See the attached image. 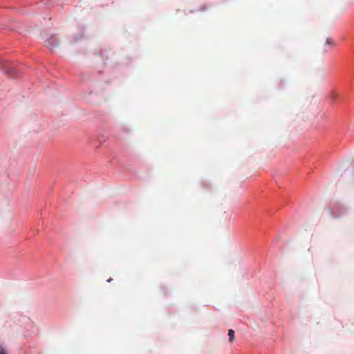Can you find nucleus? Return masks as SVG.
Here are the masks:
<instances>
[{
    "instance_id": "obj_1",
    "label": "nucleus",
    "mask_w": 354,
    "mask_h": 354,
    "mask_svg": "<svg viewBox=\"0 0 354 354\" xmlns=\"http://www.w3.org/2000/svg\"><path fill=\"white\" fill-rule=\"evenodd\" d=\"M59 44V38L57 35H53L50 36L47 39L48 47L50 49H53L57 47Z\"/></svg>"
},
{
    "instance_id": "obj_2",
    "label": "nucleus",
    "mask_w": 354,
    "mask_h": 354,
    "mask_svg": "<svg viewBox=\"0 0 354 354\" xmlns=\"http://www.w3.org/2000/svg\"><path fill=\"white\" fill-rule=\"evenodd\" d=\"M7 65H8V64L6 62H4V61L1 62H0V68L6 73H10V71L8 69Z\"/></svg>"
},
{
    "instance_id": "obj_3",
    "label": "nucleus",
    "mask_w": 354,
    "mask_h": 354,
    "mask_svg": "<svg viewBox=\"0 0 354 354\" xmlns=\"http://www.w3.org/2000/svg\"><path fill=\"white\" fill-rule=\"evenodd\" d=\"M228 337L230 342L234 340V331L232 329L228 330Z\"/></svg>"
},
{
    "instance_id": "obj_4",
    "label": "nucleus",
    "mask_w": 354,
    "mask_h": 354,
    "mask_svg": "<svg viewBox=\"0 0 354 354\" xmlns=\"http://www.w3.org/2000/svg\"><path fill=\"white\" fill-rule=\"evenodd\" d=\"M326 44H328V45H333V41L332 39L328 38L326 39Z\"/></svg>"
},
{
    "instance_id": "obj_5",
    "label": "nucleus",
    "mask_w": 354,
    "mask_h": 354,
    "mask_svg": "<svg viewBox=\"0 0 354 354\" xmlns=\"http://www.w3.org/2000/svg\"><path fill=\"white\" fill-rule=\"evenodd\" d=\"M0 354H6L5 349L1 346H0Z\"/></svg>"
},
{
    "instance_id": "obj_6",
    "label": "nucleus",
    "mask_w": 354,
    "mask_h": 354,
    "mask_svg": "<svg viewBox=\"0 0 354 354\" xmlns=\"http://www.w3.org/2000/svg\"><path fill=\"white\" fill-rule=\"evenodd\" d=\"M112 280V278H109V279H107V282H111Z\"/></svg>"
}]
</instances>
